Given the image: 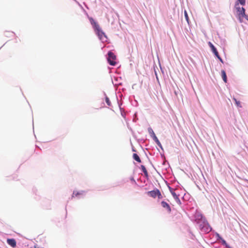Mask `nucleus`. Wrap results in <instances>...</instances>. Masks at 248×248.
Wrapping results in <instances>:
<instances>
[{
	"mask_svg": "<svg viewBox=\"0 0 248 248\" xmlns=\"http://www.w3.org/2000/svg\"><path fill=\"white\" fill-rule=\"evenodd\" d=\"M218 59L219 60L222 62V63H223V61L222 60V59H221V58L220 57V56L219 55H218V56H216Z\"/></svg>",
	"mask_w": 248,
	"mask_h": 248,
	"instance_id": "nucleus-20",
	"label": "nucleus"
},
{
	"mask_svg": "<svg viewBox=\"0 0 248 248\" xmlns=\"http://www.w3.org/2000/svg\"><path fill=\"white\" fill-rule=\"evenodd\" d=\"M7 242L10 246H11L13 248H15L16 246V241L14 239H8L7 240Z\"/></svg>",
	"mask_w": 248,
	"mask_h": 248,
	"instance_id": "nucleus-7",
	"label": "nucleus"
},
{
	"mask_svg": "<svg viewBox=\"0 0 248 248\" xmlns=\"http://www.w3.org/2000/svg\"><path fill=\"white\" fill-rule=\"evenodd\" d=\"M141 170H142V171L144 173V174L146 178H148V173L147 170L145 167L144 166H143V165H141Z\"/></svg>",
	"mask_w": 248,
	"mask_h": 248,
	"instance_id": "nucleus-12",
	"label": "nucleus"
},
{
	"mask_svg": "<svg viewBox=\"0 0 248 248\" xmlns=\"http://www.w3.org/2000/svg\"><path fill=\"white\" fill-rule=\"evenodd\" d=\"M201 218H197V223L199 224L200 228L205 232H208L211 230V227L209 226L208 223L205 221V218L202 217V216Z\"/></svg>",
	"mask_w": 248,
	"mask_h": 248,
	"instance_id": "nucleus-1",
	"label": "nucleus"
},
{
	"mask_svg": "<svg viewBox=\"0 0 248 248\" xmlns=\"http://www.w3.org/2000/svg\"><path fill=\"white\" fill-rule=\"evenodd\" d=\"M222 242H223V244H226V241H225L224 240H222Z\"/></svg>",
	"mask_w": 248,
	"mask_h": 248,
	"instance_id": "nucleus-23",
	"label": "nucleus"
},
{
	"mask_svg": "<svg viewBox=\"0 0 248 248\" xmlns=\"http://www.w3.org/2000/svg\"><path fill=\"white\" fill-rule=\"evenodd\" d=\"M133 157L137 162H138L139 163L141 162V160H140L139 156L137 154H134L133 155Z\"/></svg>",
	"mask_w": 248,
	"mask_h": 248,
	"instance_id": "nucleus-13",
	"label": "nucleus"
},
{
	"mask_svg": "<svg viewBox=\"0 0 248 248\" xmlns=\"http://www.w3.org/2000/svg\"><path fill=\"white\" fill-rule=\"evenodd\" d=\"M84 193V191H74L72 197H78L79 195H82Z\"/></svg>",
	"mask_w": 248,
	"mask_h": 248,
	"instance_id": "nucleus-10",
	"label": "nucleus"
},
{
	"mask_svg": "<svg viewBox=\"0 0 248 248\" xmlns=\"http://www.w3.org/2000/svg\"><path fill=\"white\" fill-rule=\"evenodd\" d=\"M96 33L98 36L99 39L101 40H104L106 39V36L104 32L102 31L99 25L98 24H95V28L94 29Z\"/></svg>",
	"mask_w": 248,
	"mask_h": 248,
	"instance_id": "nucleus-3",
	"label": "nucleus"
},
{
	"mask_svg": "<svg viewBox=\"0 0 248 248\" xmlns=\"http://www.w3.org/2000/svg\"><path fill=\"white\" fill-rule=\"evenodd\" d=\"M149 131V132L153 135V132H154L153 130L152 129H150Z\"/></svg>",
	"mask_w": 248,
	"mask_h": 248,
	"instance_id": "nucleus-21",
	"label": "nucleus"
},
{
	"mask_svg": "<svg viewBox=\"0 0 248 248\" xmlns=\"http://www.w3.org/2000/svg\"><path fill=\"white\" fill-rule=\"evenodd\" d=\"M221 76H222L223 81L225 83H226L227 80V76H226L225 71L224 70H221Z\"/></svg>",
	"mask_w": 248,
	"mask_h": 248,
	"instance_id": "nucleus-11",
	"label": "nucleus"
},
{
	"mask_svg": "<svg viewBox=\"0 0 248 248\" xmlns=\"http://www.w3.org/2000/svg\"><path fill=\"white\" fill-rule=\"evenodd\" d=\"M233 100H234L236 105L237 107H241V106L240 105V102L239 101H237L235 98H233Z\"/></svg>",
	"mask_w": 248,
	"mask_h": 248,
	"instance_id": "nucleus-16",
	"label": "nucleus"
},
{
	"mask_svg": "<svg viewBox=\"0 0 248 248\" xmlns=\"http://www.w3.org/2000/svg\"><path fill=\"white\" fill-rule=\"evenodd\" d=\"M238 2H239L242 5H244L245 4L246 0H238Z\"/></svg>",
	"mask_w": 248,
	"mask_h": 248,
	"instance_id": "nucleus-17",
	"label": "nucleus"
},
{
	"mask_svg": "<svg viewBox=\"0 0 248 248\" xmlns=\"http://www.w3.org/2000/svg\"><path fill=\"white\" fill-rule=\"evenodd\" d=\"M131 181H133V182H134L135 183V180H134V178H133V177H132V178H131Z\"/></svg>",
	"mask_w": 248,
	"mask_h": 248,
	"instance_id": "nucleus-22",
	"label": "nucleus"
},
{
	"mask_svg": "<svg viewBox=\"0 0 248 248\" xmlns=\"http://www.w3.org/2000/svg\"><path fill=\"white\" fill-rule=\"evenodd\" d=\"M208 45H209V46L210 47V48H211L212 52L215 55V56H218V55H219L218 53L217 49L215 47V46L210 42H209L208 43Z\"/></svg>",
	"mask_w": 248,
	"mask_h": 248,
	"instance_id": "nucleus-8",
	"label": "nucleus"
},
{
	"mask_svg": "<svg viewBox=\"0 0 248 248\" xmlns=\"http://www.w3.org/2000/svg\"><path fill=\"white\" fill-rule=\"evenodd\" d=\"M115 60H116V56L114 55V54L111 51L108 52V63L111 65L114 66L116 63V62L115 61Z\"/></svg>",
	"mask_w": 248,
	"mask_h": 248,
	"instance_id": "nucleus-5",
	"label": "nucleus"
},
{
	"mask_svg": "<svg viewBox=\"0 0 248 248\" xmlns=\"http://www.w3.org/2000/svg\"><path fill=\"white\" fill-rule=\"evenodd\" d=\"M106 102L108 106H110V102L108 97H106Z\"/></svg>",
	"mask_w": 248,
	"mask_h": 248,
	"instance_id": "nucleus-18",
	"label": "nucleus"
},
{
	"mask_svg": "<svg viewBox=\"0 0 248 248\" xmlns=\"http://www.w3.org/2000/svg\"><path fill=\"white\" fill-rule=\"evenodd\" d=\"M147 194L149 196H150V197H153L154 198H156V197H157L158 199L162 198V196L161 194V192L157 188H156L152 191H148L147 192Z\"/></svg>",
	"mask_w": 248,
	"mask_h": 248,
	"instance_id": "nucleus-4",
	"label": "nucleus"
},
{
	"mask_svg": "<svg viewBox=\"0 0 248 248\" xmlns=\"http://www.w3.org/2000/svg\"><path fill=\"white\" fill-rule=\"evenodd\" d=\"M161 205L163 208H166L169 213H170L171 211V208L168 203L166 202L162 201L161 202Z\"/></svg>",
	"mask_w": 248,
	"mask_h": 248,
	"instance_id": "nucleus-6",
	"label": "nucleus"
},
{
	"mask_svg": "<svg viewBox=\"0 0 248 248\" xmlns=\"http://www.w3.org/2000/svg\"><path fill=\"white\" fill-rule=\"evenodd\" d=\"M235 7L237 10V13L240 21L241 18L244 17L248 20V16L245 14V9L243 7H240L239 5L238 2H236L235 4Z\"/></svg>",
	"mask_w": 248,
	"mask_h": 248,
	"instance_id": "nucleus-2",
	"label": "nucleus"
},
{
	"mask_svg": "<svg viewBox=\"0 0 248 248\" xmlns=\"http://www.w3.org/2000/svg\"><path fill=\"white\" fill-rule=\"evenodd\" d=\"M171 194L174 198V199H175L176 200L179 201V202H180V200L178 198V195L175 193V192H171Z\"/></svg>",
	"mask_w": 248,
	"mask_h": 248,
	"instance_id": "nucleus-14",
	"label": "nucleus"
},
{
	"mask_svg": "<svg viewBox=\"0 0 248 248\" xmlns=\"http://www.w3.org/2000/svg\"><path fill=\"white\" fill-rule=\"evenodd\" d=\"M90 20L91 21V23L92 25H93L94 29L95 28V24H97L96 22L94 21V20L92 18H90Z\"/></svg>",
	"mask_w": 248,
	"mask_h": 248,
	"instance_id": "nucleus-15",
	"label": "nucleus"
},
{
	"mask_svg": "<svg viewBox=\"0 0 248 248\" xmlns=\"http://www.w3.org/2000/svg\"><path fill=\"white\" fill-rule=\"evenodd\" d=\"M185 16L186 21L188 22V16L186 11H185Z\"/></svg>",
	"mask_w": 248,
	"mask_h": 248,
	"instance_id": "nucleus-19",
	"label": "nucleus"
},
{
	"mask_svg": "<svg viewBox=\"0 0 248 248\" xmlns=\"http://www.w3.org/2000/svg\"><path fill=\"white\" fill-rule=\"evenodd\" d=\"M153 139L155 141V142L156 143V144L160 147L162 148V146H161V143L160 142V141H159L158 139H157V138L156 137V136H155V133L154 132H153Z\"/></svg>",
	"mask_w": 248,
	"mask_h": 248,
	"instance_id": "nucleus-9",
	"label": "nucleus"
}]
</instances>
